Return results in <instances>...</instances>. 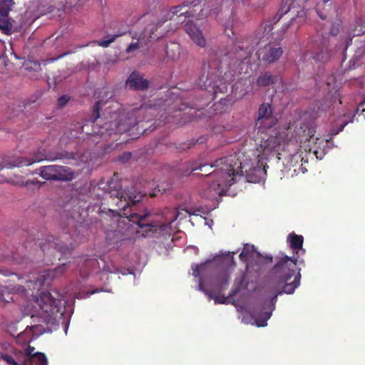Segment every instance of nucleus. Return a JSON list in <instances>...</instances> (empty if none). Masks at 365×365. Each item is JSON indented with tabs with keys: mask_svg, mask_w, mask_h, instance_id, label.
Masks as SVG:
<instances>
[{
	"mask_svg": "<svg viewBox=\"0 0 365 365\" xmlns=\"http://www.w3.org/2000/svg\"><path fill=\"white\" fill-rule=\"evenodd\" d=\"M153 108L145 103L138 107L129 108L119 115L118 120L115 123L119 133L126 132L147 117V113Z\"/></svg>",
	"mask_w": 365,
	"mask_h": 365,
	"instance_id": "obj_1",
	"label": "nucleus"
},
{
	"mask_svg": "<svg viewBox=\"0 0 365 365\" xmlns=\"http://www.w3.org/2000/svg\"><path fill=\"white\" fill-rule=\"evenodd\" d=\"M289 259L286 257L275 266L276 272L281 270L283 273L286 274V275L282 282V283L284 284L283 290L278 291L272 300L276 299L277 295L282 292L292 294L295 288L299 284L301 274L299 272H296V270L294 269L296 267V262L292 261L289 264Z\"/></svg>",
	"mask_w": 365,
	"mask_h": 365,
	"instance_id": "obj_2",
	"label": "nucleus"
},
{
	"mask_svg": "<svg viewBox=\"0 0 365 365\" xmlns=\"http://www.w3.org/2000/svg\"><path fill=\"white\" fill-rule=\"evenodd\" d=\"M224 160L225 168L222 167L220 169L222 171H226L227 179L234 178L235 175L242 173L243 169H245V172L248 173L249 181H255L251 178L252 170H251L250 160L247 158L244 153H239L236 156H230L224 158Z\"/></svg>",
	"mask_w": 365,
	"mask_h": 365,
	"instance_id": "obj_3",
	"label": "nucleus"
},
{
	"mask_svg": "<svg viewBox=\"0 0 365 365\" xmlns=\"http://www.w3.org/2000/svg\"><path fill=\"white\" fill-rule=\"evenodd\" d=\"M40 175L46 180L57 181H69L75 177V173L70 168L59 165L42 167Z\"/></svg>",
	"mask_w": 365,
	"mask_h": 365,
	"instance_id": "obj_4",
	"label": "nucleus"
},
{
	"mask_svg": "<svg viewBox=\"0 0 365 365\" xmlns=\"http://www.w3.org/2000/svg\"><path fill=\"white\" fill-rule=\"evenodd\" d=\"M222 167L225 168L224 158H221V159H219V160L215 161V163L213 164L200 165L199 167H196V168H193V170H200L202 172V175H209L212 173V172H211L212 168H216V170L214 171V173L217 175H220L221 178H222V180L220 182H214L212 184V185H211L212 187L214 190H217V188H220L221 186L222 187L230 186L234 182L233 178H232L230 179H227V177L226 176V171H222L220 169Z\"/></svg>",
	"mask_w": 365,
	"mask_h": 365,
	"instance_id": "obj_5",
	"label": "nucleus"
},
{
	"mask_svg": "<svg viewBox=\"0 0 365 365\" xmlns=\"http://www.w3.org/2000/svg\"><path fill=\"white\" fill-rule=\"evenodd\" d=\"M15 3L13 0H0V29L6 34L14 31V21L9 17Z\"/></svg>",
	"mask_w": 365,
	"mask_h": 365,
	"instance_id": "obj_6",
	"label": "nucleus"
},
{
	"mask_svg": "<svg viewBox=\"0 0 365 365\" xmlns=\"http://www.w3.org/2000/svg\"><path fill=\"white\" fill-rule=\"evenodd\" d=\"M47 159V155L44 150H38L34 155L29 159L16 160L13 162H7L0 158V170H3L4 174L6 172V168L14 166L31 165L34 163L40 162Z\"/></svg>",
	"mask_w": 365,
	"mask_h": 365,
	"instance_id": "obj_7",
	"label": "nucleus"
},
{
	"mask_svg": "<svg viewBox=\"0 0 365 365\" xmlns=\"http://www.w3.org/2000/svg\"><path fill=\"white\" fill-rule=\"evenodd\" d=\"M161 26V23H150L146 25L140 33L136 34V36L139 37V40L142 44L147 45L148 43L152 40L158 38L161 36H163L164 32L163 31H159Z\"/></svg>",
	"mask_w": 365,
	"mask_h": 365,
	"instance_id": "obj_8",
	"label": "nucleus"
},
{
	"mask_svg": "<svg viewBox=\"0 0 365 365\" xmlns=\"http://www.w3.org/2000/svg\"><path fill=\"white\" fill-rule=\"evenodd\" d=\"M202 11L203 9L202 8V6L197 5V4H195L192 6L182 4L174 7L171 11L173 16H175L177 19H180L182 16H196L197 18H201L204 16Z\"/></svg>",
	"mask_w": 365,
	"mask_h": 365,
	"instance_id": "obj_9",
	"label": "nucleus"
},
{
	"mask_svg": "<svg viewBox=\"0 0 365 365\" xmlns=\"http://www.w3.org/2000/svg\"><path fill=\"white\" fill-rule=\"evenodd\" d=\"M288 27L287 21L280 19L274 24H266L264 27V32L266 36H270L274 40H278L284 34Z\"/></svg>",
	"mask_w": 365,
	"mask_h": 365,
	"instance_id": "obj_10",
	"label": "nucleus"
},
{
	"mask_svg": "<svg viewBox=\"0 0 365 365\" xmlns=\"http://www.w3.org/2000/svg\"><path fill=\"white\" fill-rule=\"evenodd\" d=\"M282 53L283 51L281 47L267 45L259 50L258 56L263 61L272 63L278 60L282 55Z\"/></svg>",
	"mask_w": 365,
	"mask_h": 365,
	"instance_id": "obj_11",
	"label": "nucleus"
},
{
	"mask_svg": "<svg viewBox=\"0 0 365 365\" xmlns=\"http://www.w3.org/2000/svg\"><path fill=\"white\" fill-rule=\"evenodd\" d=\"M99 186H101V188L106 192H108L110 195V197L114 196L120 200V201L126 198L125 196L123 194V191L121 190V185L117 178H111L105 185L101 182L99 184Z\"/></svg>",
	"mask_w": 365,
	"mask_h": 365,
	"instance_id": "obj_12",
	"label": "nucleus"
},
{
	"mask_svg": "<svg viewBox=\"0 0 365 365\" xmlns=\"http://www.w3.org/2000/svg\"><path fill=\"white\" fill-rule=\"evenodd\" d=\"M185 30L197 46L200 47L205 46L206 40L203 36L202 31L192 21H189L185 24Z\"/></svg>",
	"mask_w": 365,
	"mask_h": 365,
	"instance_id": "obj_13",
	"label": "nucleus"
},
{
	"mask_svg": "<svg viewBox=\"0 0 365 365\" xmlns=\"http://www.w3.org/2000/svg\"><path fill=\"white\" fill-rule=\"evenodd\" d=\"M126 86L135 90H145L148 87V81L140 74L133 73L126 81Z\"/></svg>",
	"mask_w": 365,
	"mask_h": 365,
	"instance_id": "obj_14",
	"label": "nucleus"
},
{
	"mask_svg": "<svg viewBox=\"0 0 365 365\" xmlns=\"http://www.w3.org/2000/svg\"><path fill=\"white\" fill-rule=\"evenodd\" d=\"M134 222L130 217H120L117 221L116 231L124 236H130L134 232Z\"/></svg>",
	"mask_w": 365,
	"mask_h": 365,
	"instance_id": "obj_15",
	"label": "nucleus"
},
{
	"mask_svg": "<svg viewBox=\"0 0 365 365\" xmlns=\"http://www.w3.org/2000/svg\"><path fill=\"white\" fill-rule=\"evenodd\" d=\"M18 61V58L14 53L11 45L9 48H6L4 53L0 56V65L4 66L6 69L9 70L12 66H14Z\"/></svg>",
	"mask_w": 365,
	"mask_h": 365,
	"instance_id": "obj_16",
	"label": "nucleus"
},
{
	"mask_svg": "<svg viewBox=\"0 0 365 365\" xmlns=\"http://www.w3.org/2000/svg\"><path fill=\"white\" fill-rule=\"evenodd\" d=\"M61 65L59 63L52 64L48 67L49 74L51 76L54 85L62 82L67 78L71 73L66 71H59Z\"/></svg>",
	"mask_w": 365,
	"mask_h": 365,
	"instance_id": "obj_17",
	"label": "nucleus"
},
{
	"mask_svg": "<svg viewBox=\"0 0 365 365\" xmlns=\"http://www.w3.org/2000/svg\"><path fill=\"white\" fill-rule=\"evenodd\" d=\"M272 111L269 104H262L259 108V117L257 119V124L261 126L263 123L262 120L269 119L272 115Z\"/></svg>",
	"mask_w": 365,
	"mask_h": 365,
	"instance_id": "obj_18",
	"label": "nucleus"
},
{
	"mask_svg": "<svg viewBox=\"0 0 365 365\" xmlns=\"http://www.w3.org/2000/svg\"><path fill=\"white\" fill-rule=\"evenodd\" d=\"M123 194L125 196V199H123L127 205L132 203L133 205L135 204L138 202H140L143 197V195L140 193H136L135 191H132L130 190H125L123 191Z\"/></svg>",
	"mask_w": 365,
	"mask_h": 365,
	"instance_id": "obj_19",
	"label": "nucleus"
},
{
	"mask_svg": "<svg viewBox=\"0 0 365 365\" xmlns=\"http://www.w3.org/2000/svg\"><path fill=\"white\" fill-rule=\"evenodd\" d=\"M276 78L269 73H265L259 76L257 78V83L259 86H269L272 85Z\"/></svg>",
	"mask_w": 365,
	"mask_h": 365,
	"instance_id": "obj_20",
	"label": "nucleus"
},
{
	"mask_svg": "<svg viewBox=\"0 0 365 365\" xmlns=\"http://www.w3.org/2000/svg\"><path fill=\"white\" fill-rule=\"evenodd\" d=\"M259 256V254L257 253L255 250L253 245H245L242 252L240 255V257L242 260H247L249 258L255 257V256Z\"/></svg>",
	"mask_w": 365,
	"mask_h": 365,
	"instance_id": "obj_21",
	"label": "nucleus"
},
{
	"mask_svg": "<svg viewBox=\"0 0 365 365\" xmlns=\"http://www.w3.org/2000/svg\"><path fill=\"white\" fill-rule=\"evenodd\" d=\"M330 56L327 48H323L319 52L312 53L311 58L319 62L326 63L329 60Z\"/></svg>",
	"mask_w": 365,
	"mask_h": 365,
	"instance_id": "obj_22",
	"label": "nucleus"
},
{
	"mask_svg": "<svg viewBox=\"0 0 365 365\" xmlns=\"http://www.w3.org/2000/svg\"><path fill=\"white\" fill-rule=\"evenodd\" d=\"M133 221L134 220V223H136L140 228L144 227H158L156 224L149 223V224H143L140 222L146 218V215H138L136 213L132 214L129 217Z\"/></svg>",
	"mask_w": 365,
	"mask_h": 365,
	"instance_id": "obj_23",
	"label": "nucleus"
},
{
	"mask_svg": "<svg viewBox=\"0 0 365 365\" xmlns=\"http://www.w3.org/2000/svg\"><path fill=\"white\" fill-rule=\"evenodd\" d=\"M46 275L41 276V278L36 279L35 281L29 280L27 282V288L29 289H39L44 284Z\"/></svg>",
	"mask_w": 365,
	"mask_h": 365,
	"instance_id": "obj_24",
	"label": "nucleus"
},
{
	"mask_svg": "<svg viewBox=\"0 0 365 365\" xmlns=\"http://www.w3.org/2000/svg\"><path fill=\"white\" fill-rule=\"evenodd\" d=\"M325 4V6L327 8V10H331V4L330 2V0H322L321 1L318 2L316 6V10L318 13L319 17L322 19H326V14L321 13V7Z\"/></svg>",
	"mask_w": 365,
	"mask_h": 365,
	"instance_id": "obj_25",
	"label": "nucleus"
},
{
	"mask_svg": "<svg viewBox=\"0 0 365 365\" xmlns=\"http://www.w3.org/2000/svg\"><path fill=\"white\" fill-rule=\"evenodd\" d=\"M291 247L294 249H299L302 247L303 238L302 236L292 235L289 237Z\"/></svg>",
	"mask_w": 365,
	"mask_h": 365,
	"instance_id": "obj_26",
	"label": "nucleus"
},
{
	"mask_svg": "<svg viewBox=\"0 0 365 365\" xmlns=\"http://www.w3.org/2000/svg\"><path fill=\"white\" fill-rule=\"evenodd\" d=\"M133 38H136L137 41L131 43L128 46V48H126V52L128 53H129L135 52V51L138 50L140 47H143V46H145V44H142L141 43L140 41L139 40V37L136 36V34L135 35Z\"/></svg>",
	"mask_w": 365,
	"mask_h": 365,
	"instance_id": "obj_27",
	"label": "nucleus"
},
{
	"mask_svg": "<svg viewBox=\"0 0 365 365\" xmlns=\"http://www.w3.org/2000/svg\"><path fill=\"white\" fill-rule=\"evenodd\" d=\"M279 141L277 140L276 138L270 137L267 140H264L263 144H260V147L263 150L268 149L269 147L274 148L276 144H279Z\"/></svg>",
	"mask_w": 365,
	"mask_h": 365,
	"instance_id": "obj_28",
	"label": "nucleus"
},
{
	"mask_svg": "<svg viewBox=\"0 0 365 365\" xmlns=\"http://www.w3.org/2000/svg\"><path fill=\"white\" fill-rule=\"evenodd\" d=\"M34 361H36L39 364V365H46L47 364V359L46 356L41 353V352H36L35 353V355L34 356Z\"/></svg>",
	"mask_w": 365,
	"mask_h": 365,
	"instance_id": "obj_29",
	"label": "nucleus"
},
{
	"mask_svg": "<svg viewBox=\"0 0 365 365\" xmlns=\"http://www.w3.org/2000/svg\"><path fill=\"white\" fill-rule=\"evenodd\" d=\"M66 54H67V53H63V54H61L56 58H50L46 59L43 61V64L44 66H47L48 68L50 66L52 65L51 63H52L53 61L61 58V57L64 56ZM48 71L49 72L48 69ZM48 75L50 76H48V78L50 79L51 76L49 73H48Z\"/></svg>",
	"mask_w": 365,
	"mask_h": 365,
	"instance_id": "obj_30",
	"label": "nucleus"
},
{
	"mask_svg": "<svg viewBox=\"0 0 365 365\" xmlns=\"http://www.w3.org/2000/svg\"><path fill=\"white\" fill-rule=\"evenodd\" d=\"M70 101V97L67 95L61 96L57 101V106L58 108L64 107Z\"/></svg>",
	"mask_w": 365,
	"mask_h": 365,
	"instance_id": "obj_31",
	"label": "nucleus"
},
{
	"mask_svg": "<svg viewBox=\"0 0 365 365\" xmlns=\"http://www.w3.org/2000/svg\"><path fill=\"white\" fill-rule=\"evenodd\" d=\"M99 65L100 62L96 58H93L88 63L87 67L84 66L83 68L91 71L96 69Z\"/></svg>",
	"mask_w": 365,
	"mask_h": 365,
	"instance_id": "obj_32",
	"label": "nucleus"
},
{
	"mask_svg": "<svg viewBox=\"0 0 365 365\" xmlns=\"http://www.w3.org/2000/svg\"><path fill=\"white\" fill-rule=\"evenodd\" d=\"M0 359L5 361L6 362H7L9 364L19 365V364L13 359L12 356H11L6 354H1Z\"/></svg>",
	"mask_w": 365,
	"mask_h": 365,
	"instance_id": "obj_33",
	"label": "nucleus"
},
{
	"mask_svg": "<svg viewBox=\"0 0 365 365\" xmlns=\"http://www.w3.org/2000/svg\"><path fill=\"white\" fill-rule=\"evenodd\" d=\"M55 248L58 250L59 252L66 253L68 251V247L63 242H59L58 243H55Z\"/></svg>",
	"mask_w": 365,
	"mask_h": 365,
	"instance_id": "obj_34",
	"label": "nucleus"
},
{
	"mask_svg": "<svg viewBox=\"0 0 365 365\" xmlns=\"http://www.w3.org/2000/svg\"><path fill=\"white\" fill-rule=\"evenodd\" d=\"M270 316H271V313L270 312H266L265 313V316H264V319L262 321H259L257 319L255 320L256 325L257 327H264V326H266L267 325L266 322H267V320L268 319H269Z\"/></svg>",
	"mask_w": 365,
	"mask_h": 365,
	"instance_id": "obj_35",
	"label": "nucleus"
},
{
	"mask_svg": "<svg viewBox=\"0 0 365 365\" xmlns=\"http://www.w3.org/2000/svg\"><path fill=\"white\" fill-rule=\"evenodd\" d=\"M101 103H102V101L100 100L96 103V105L93 107V112L95 114L93 120H96L97 118H99L98 112H99V109H100V106H101Z\"/></svg>",
	"mask_w": 365,
	"mask_h": 365,
	"instance_id": "obj_36",
	"label": "nucleus"
},
{
	"mask_svg": "<svg viewBox=\"0 0 365 365\" xmlns=\"http://www.w3.org/2000/svg\"><path fill=\"white\" fill-rule=\"evenodd\" d=\"M34 348L32 347V346H29L26 350H25V354H26V357H31V358H34V355H35V353L34 352Z\"/></svg>",
	"mask_w": 365,
	"mask_h": 365,
	"instance_id": "obj_37",
	"label": "nucleus"
},
{
	"mask_svg": "<svg viewBox=\"0 0 365 365\" xmlns=\"http://www.w3.org/2000/svg\"><path fill=\"white\" fill-rule=\"evenodd\" d=\"M26 69L33 68L34 71H38L41 70V65L38 62H33L31 63V66H27Z\"/></svg>",
	"mask_w": 365,
	"mask_h": 365,
	"instance_id": "obj_38",
	"label": "nucleus"
},
{
	"mask_svg": "<svg viewBox=\"0 0 365 365\" xmlns=\"http://www.w3.org/2000/svg\"><path fill=\"white\" fill-rule=\"evenodd\" d=\"M115 38H112L106 41H101L98 42V45L103 47H107L114 41Z\"/></svg>",
	"mask_w": 365,
	"mask_h": 365,
	"instance_id": "obj_39",
	"label": "nucleus"
},
{
	"mask_svg": "<svg viewBox=\"0 0 365 365\" xmlns=\"http://www.w3.org/2000/svg\"><path fill=\"white\" fill-rule=\"evenodd\" d=\"M253 171H254V172H255V173H257L259 175V177H260L262 175H264V174H266V171H265L264 168H261V167H259V166H257V167L253 169Z\"/></svg>",
	"mask_w": 365,
	"mask_h": 365,
	"instance_id": "obj_40",
	"label": "nucleus"
},
{
	"mask_svg": "<svg viewBox=\"0 0 365 365\" xmlns=\"http://www.w3.org/2000/svg\"><path fill=\"white\" fill-rule=\"evenodd\" d=\"M210 297L211 298H213L215 301V302H218V303H220V304H222V303H225V301H226V298L224 297H213L212 295H210Z\"/></svg>",
	"mask_w": 365,
	"mask_h": 365,
	"instance_id": "obj_41",
	"label": "nucleus"
},
{
	"mask_svg": "<svg viewBox=\"0 0 365 365\" xmlns=\"http://www.w3.org/2000/svg\"><path fill=\"white\" fill-rule=\"evenodd\" d=\"M34 361V359L31 357H26L24 361V365H33V362Z\"/></svg>",
	"mask_w": 365,
	"mask_h": 365,
	"instance_id": "obj_42",
	"label": "nucleus"
},
{
	"mask_svg": "<svg viewBox=\"0 0 365 365\" xmlns=\"http://www.w3.org/2000/svg\"><path fill=\"white\" fill-rule=\"evenodd\" d=\"M6 287H1L0 289V296L2 297V299L6 302H9L10 300H12V298L10 297L9 299H6L4 297V289H6Z\"/></svg>",
	"mask_w": 365,
	"mask_h": 365,
	"instance_id": "obj_43",
	"label": "nucleus"
},
{
	"mask_svg": "<svg viewBox=\"0 0 365 365\" xmlns=\"http://www.w3.org/2000/svg\"><path fill=\"white\" fill-rule=\"evenodd\" d=\"M56 2L58 3L59 4L64 6L67 4H68L70 0H55Z\"/></svg>",
	"mask_w": 365,
	"mask_h": 365,
	"instance_id": "obj_44",
	"label": "nucleus"
},
{
	"mask_svg": "<svg viewBox=\"0 0 365 365\" xmlns=\"http://www.w3.org/2000/svg\"><path fill=\"white\" fill-rule=\"evenodd\" d=\"M330 10H327V8L325 6V4L321 7V13H323L324 14H326V17L327 16L328 13Z\"/></svg>",
	"mask_w": 365,
	"mask_h": 365,
	"instance_id": "obj_45",
	"label": "nucleus"
},
{
	"mask_svg": "<svg viewBox=\"0 0 365 365\" xmlns=\"http://www.w3.org/2000/svg\"><path fill=\"white\" fill-rule=\"evenodd\" d=\"M200 81H202V84L200 85V86L202 88V87H206L207 85H206V82L207 81V77H202V78H200Z\"/></svg>",
	"mask_w": 365,
	"mask_h": 365,
	"instance_id": "obj_46",
	"label": "nucleus"
},
{
	"mask_svg": "<svg viewBox=\"0 0 365 365\" xmlns=\"http://www.w3.org/2000/svg\"><path fill=\"white\" fill-rule=\"evenodd\" d=\"M227 281H228V277L227 275H225L223 278V281L221 284V286H223L224 284H227Z\"/></svg>",
	"mask_w": 365,
	"mask_h": 365,
	"instance_id": "obj_47",
	"label": "nucleus"
},
{
	"mask_svg": "<svg viewBox=\"0 0 365 365\" xmlns=\"http://www.w3.org/2000/svg\"><path fill=\"white\" fill-rule=\"evenodd\" d=\"M155 190H158V192H165L166 189L165 187L160 188V186H158V187L155 188Z\"/></svg>",
	"mask_w": 365,
	"mask_h": 365,
	"instance_id": "obj_48",
	"label": "nucleus"
},
{
	"mask_svg": "<svg viewBox=\"0 0 365 365\" xmlns=\"http://www.w3.org/2000/svg\"><path fill=\"white\" fill-rule=\"evenodd\" d=\"M193 274L195 276V277H197L199 275V271H198V267L196 268L195 270H194L193 272Z\"/></svg>",
	"mask_w": 365,
	"mask_h": 365,
	"instance_id": "obj_49",
	"label": "nucleus"
},
{
	"mask_svg": "<svg viewBox=\"0 0 365 365\" xmlns=\"http://www.w3.org/2000/svg\"><path fill=\"white\" fill-rule=\"evenodd\" d=\"M130 157V153H125L123 155V158L126 160L129 159Z\"/></svg>",
	"mask_w": 365,
	"mask_h": 365,
	"instance_id": "obj_50",
	"label": "nucleus"
},
{
	"mask_svg": "<svg viewBox=\"0 0 365 365\" xmlns=\"http://www.w3.org/2000/svg\"><path fill=\"white\" fill-rule=\"evenodd\" d=\"M152 227H145V228H146L145 232H148V231H150Z\"/></svg>",
	"mask_w": 365,
	"mask_h": 365,
	"instance_id": "obj_51",
	"label": "nucleus"
},
{
	"mask_svg": "<svg viewBox=\"0 0 365 365\" xmlns=\"http://www.w3.org/2000/svg\"><path fill=\"white\" fill-rule=\"evenodd\" d=\"M150 195L151 197H154V196H155V195H156V193H155V192L150 193Z\"/></svg>",
	"mask_w": 365,
	"mask_h": 365,
	"instance_id": "obj_52",
	"label": "nucleus"
},
{
	"mask_svg": "<svg viewBox=\"0 0 365 365\" xmlns=\"http://www.w3.org/2000/svg\"><path fill=\"white\" fill-rule=\"evenodd\" d=\"M143 215H146V217L150 215V213L148 212L144 213Z\"/></svg>",
	"mask_w": 365,
	"mask_h": 365,
	"instance_id": "obj_53",
	"label": "nucleus"
},
{
	"mask_svg": "<svg viewBox=\"0 0 365 365\" xmlns=\"http://www.w3.org/2000/svg\"><path fill=\"white\" fill-rule=\"evenodd\" d=\"M345 125H346V124L344 123V125H341V129H340L341 130L344 128V127L345 126Z\"/></svg>",
	"mask_w": 365,
	"mask_h": 365,
	"instance_id": "obj_54",
	"label": "nucleus"
},
{
	"mask_svg": "<svg viewBox=\"0 0 365 365\" xmlns=\"http://www.w3.org/2000/svg\"><path fill=\"white\" fill-rule=\"evenodd\" d=\"M200 289H202V284H201V282L200 283Z\"/></svg>",
	"mask_w": 365,
	"mask_h": 365,
	"instance_id": "obj_55",
	"label": "nucleus"
},
{
	"mask_svg": "<svg viewBox=\"0 0 365 365\" xmlns=\"http://www.w3.org/2000/svg\"><path fill=\"white\" fill-rule=\"evenodd\" d=\"M2 180L4 181V180ZM4 180H6V181H9V179L6 178V179H4Z\"/></svg>",
	"mask_w": 365,
	"mask_h": 365,
	"instance_id": "obj_56",
	"label": "nucleus"
}]
</instances>
